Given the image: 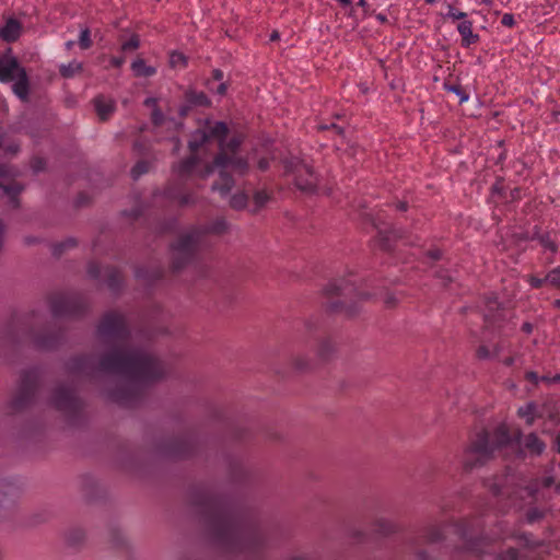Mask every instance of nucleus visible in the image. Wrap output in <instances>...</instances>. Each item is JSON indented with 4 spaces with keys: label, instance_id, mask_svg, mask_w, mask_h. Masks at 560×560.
<instances>
[{
    "label": "nucleus",
    "instance_id": "60",
    "mask_svg": "<svg viewBox=\"0 0 560 560\" xmlns=\"http://www.w3.org/2000/svg\"><path fill=\"white\" fill-rule=\"evenodd\" d=\"M144 105L148 106V107H153L154 108H158L156 107V100L153 98V97H149L144 101Z\"/></svg>",
    "mask_w": 560,
    "mask_h": 560
},
{
    "label": "nucleus",
    "instance_id": "39",
    "mask_svg": "<svg viewBox=\"0 0 560 560\" xmlns=\"http://www.w3.org/2000/svg\"><path fill=\"white\" fill-rule=\"evenodd\" d=\"M334 350V346L331 345V342L329 340H322L319 346H318V353L320 357L325 358L327 357L329 353H331Z\"/></svg>",
    "mask_w": 560,
    "mask_h": 560
},
{
    "label": "nucleus",
    "instance_id": "7",
    "mask_svg": "<svg viewBox=\"0 0 560 560\" xmlns=\"http://www.w3.org/2000/svg\"><path fill=\"white\" fill-rule=\"evenodd\" d=\"M38 384L39 378L37 372H24L18 387L3 406L4 413L14 416L31 407L35 401Z\"/></svg>",
    "mask_w": 560,
    "mask_h": 560
},
{
    "label": "nucleus",
    "instance_id": "57",
    "mask_svg": "<svg viewBox=\"0 0 560 560\" xmlns=\"http://www.w3.org/2000/svg\"><path fill=\"white\" fill-rule=\"evenodd\" d=\"M269 166V160L268 159H260L258 161V167L260 171H266Z\"/></svg>",
    "mask_w": 560,
    "mask_h": 560
},
{
    "label": "nucleus",
    "instance_id": "29",
    "mask_svg": "<svg viewBox=\"0 0 560 560\" xmlns=\"http://www.w3.org/2000/svg\"><path fill=\"white\" fill-rule=\"evenodd\" d=\"M501 347L499 345H495L493 347V350L491 351L490 348L486 345H481L478 349H477V357L479 359H490V358H493V357H497L499 351H500Z\"/></svg>",
    "mask_w": 560,
    "mask_h": 560
},
{
    "label": "nucleus",
    "instance_id": "40",
    "mask_svg": "<svg viewBox=\"0 0 560 560\" xmlns=\"http://www.w3.org/2000/svg\"><path fill=\"white\" fill-rule=\"evenodd\" d=\"M448 91L455 93L459 97V102H466L468 100V95L462 90L459 85H447Z\"/></svg>",
    "mask_w": 560,
    "mask_h": 560
},
{
    "label": "nucleus",
    "instance_id": "6",
    "mask_svg": "<svg viewBox=\"0 0 560 560\" xmlns=\"http://www.w3.org/2000/svg\"><path fill=\"white\" fill-rule=\"evenodd\" d=\"M44 318L42 312L32 311L20 319L18 329L36 348L52 350L63 342V331L44 327Z\"/></svg>",
    "mask_w": 560,
    "mask_h": 560
},
{
    "label": "nucleus",
    "instance_id": "56",
    "mask_svg": "<svg viewBox=\"0 0 560 560\" xmlns=\"http://www.w3.org/2000/svg\"><path fill=\"white\" fill-rule=\"evenodd\" d=\"M191 107H192V106H190V105L186 102L183 106H180V108H179V115H180L182 117H185V116L188 114V112L190 110V108H191Z\"/></svg>",
    "mask_w": 560,
    "mask_h": 560
},
{
    "label": "nucleus",
    "instance_id": "27",
    "mask_svg": "<svg viewBox=\"0 0 560 560\" xmlns=\"http://www.w3.org/2000/svg\"><path fill=\"white\" fill-rule=\"evenodd\" d=\"M77 246V241L72 237L67 238L60 243H56L52 245V254L55 256H61L66 250L70 248H74Z\"/></svg>",
    "mask_w": 560,
    "mask_h": 560
},
{
    "label": "nucleus",
    "instance_id": "38",
    "mask_svg": "<svg viewBox=\"0 0 560 560\" xmlns=\"http://www.w3.org/2000/svg\"><path fill=\"white\" fill-rule=\"evenodd\" d=\"M343 291L342 283L331 282L325 288V293L328 295H339Z\"/></svg>",
    "mask_w": 560,
    "mask_h": 560
},
{
    "label": "nucleus",
    "instance_id": "15",
    "mask_svg": "<svg viewBox=\"0 0 560 560\" xmlns=\"http://www.w3.org/2000/svg\"><path fill=\"white\" fill-rule=\"evenodd\" d=\"M21 23L15 19H9L0 28V37L5 42H14L21 35Z\"/></svg>",
    "mask_w": 560,
    "mask_h": 560
},
{
    "label": "nucleus",
    "instance_id": "21",
    "mask_svg": "<svg viewBox=\"0 0 560 560\" xmlns=\"http://www.w3.org/2000/svg\"><path fill=\"white\" fill-rule=\"evenodd\" d=\"M131 69L136 77H152L156 72L154 67L147 66L145 61L141 58L131 63Z\"/></svg>",
    "mask_w": 560,
    "mask_h": 560
},
{
    "label": "nucleus",
    "instance_id": "37",
    "mask_svg": "<svg viewBox=\"0 0 560 560\" xmlns=\"http://www.w3.org/2000/svg\"><path fill=\"white\" fill-rule=\"evenodd\" d=\"M140 45L138 35H132L131 38L121 45V50H136Z\"/></svg>",
    "mask_w": 560,
    "mask_h": 560
},
{
    "label": "nucleus",
    "instance_id": "22",
    "mask_svg": "<svg viewBox=\"0 0 560 560\" xmlns=\"http://www.w3.org/2000/svg\"><path fill=\"white\" fill-rule=\"evenodd\" d=\"M517 415L525 420L527 425H532L535 422V419L538 417L537 407L535 404L529 402L520 407Z\"/></svg>",
    "mask_w": 560,
    "mask_h": 560
},
{
    "label": "nucleus",
    "instance_id": "42",
    "mask_svg": "<svg viewBox=\"0 0 560 560\" xmlns=\"http://www.w3.org/2000/svg\"><path fill=\"white\" fill-rule=\"evenodd\" d=\"M425 538L429 540V541H436L441 538V533L439 530V528L436 527H431L428 529V533L425 535Z\"/></svg>",
    "mask_w": 560,
    "mask_h": 560
},
{
    "label": "nucleus",
    "instance_id": "11",
    "mask_svg": "<svg viewBox=\"0 0 560 560\" xmlns=\"http://www.w3.org/2000/svg\"><path fill=\"white\" fill-rule=\"evenodd\" d=\"M50 404L63 415L70 422L79 419L83 411V401L68 386H56L50 396Z\"/></svg>",
    "mask_w": 560,
    "mask_h": 560
},
{
    "label": "nucleus",
    "instance_id": "10",
    "mask_svg": "<svg viewBox=\"0 0 560 560\" xmlns=\"http://www.w3.org/2000/svg\"><path fill=\"white\" fill-rule=\"evenodd\" d=\"M0 81H14L12 86L14 94L23 101L27 98L28 78L25 69L19 63L15 57L3 56L0 58Z\"/></svg>",
    "mask_w": 560,
    "mask_h": 560
},
{
    "label": "nucleus",
    "instance_id": "58",
    "mask_svg": "<svg viewBox=\"0 0 560 560\" xmlns=\"http://www.w3.org/2000/svg\"><path fill=\"white\" fill-rule=\"evenodd\" d=\"M223 77H224V75H223V72H222L220 69H214V70L212 71V78H213V80H215V81H221V80L223 79Z\"/></svg>",
    "mask_w": 560,
    "mask_h": 560
},
{
    "label": "nucleus",
    "instance_id": "48",
    "mask_svg": "<svg viewBox=\"0 0 560 560\" xmlns=\"http://www.w3.org/2000/svg\"><path fill=\"white\" fill-rule=\"evenodd\" d=\"M287 560H310V556L306 552H294Z\"/></svg>",
    "mask_w": 560,
    "mask_h": 560
},
{
    "label": "nucleus",
    "instance_id": "1",
    "mask_svg": "<svg viewBox=\"0 0 560 560\" xmlns=\"http://www.w3.org/2000/svg\"><path fill=\"white\" fill-rule=\"evenodd\" d=\"M128 324L122 314L109 311L103 315L97 328V338L110 346V350L98 360L92 355H77L66 363V371L77 378H94L98 373H116L129 378L117 388H107L108 399L121 406H133L142 396V386L160 381L166 374L164 363L151 351L126 342Z\"/></svg>",
    "mask_w": 560,
    "mask_h": 560
},
{
    "label": "nucleus",
    "instance_id": "26",
    "mask_svg": "<svg viewBox=\"0 0 560 560\" xmlns=\"http://www.w3.org/2000/svg\"><path fill=\"white\" fill-rule=\"evenodd\" d=\"M105 277L107 280V284L112 290H116L119 288L121 283L120 272L115 268H107L105 270Z\"/></svg>",
    "mask_w": 560,
    "mask_h": 560
},
{
    "label": "nucleus",
    "instance_id": "3",
    "mask_svg": "<svg viewBox=\"0 0 560 560\" xmlns=\"http://www.w3.org/2000/svg\"><path fill=\"white\" fill-rule=\"evenodd\" d=\"M225 137L219 142V153L215 155L211 164H207L200 172L199 176L206 178L213 174L215 171L219 173V179L212 186V191H218L222 197H225L234 186V179L229 174V170L243 175L248 170V162L242 156L236 154L237 149L243 142V137L235 136L228 142L224 141Z\"/></svg>",
    "mask_w": 560,
    "mask_h": 560
},
{
    "label": "nucleus",
    "instance_id": "12",
    "mask_svg": "<svg viewBox=\"0 0 560 560\" xmlns=\"http://www.w3.org/2000/svg\"><path fill=\"white\" fill-rule=\"evenodd\" d=\"M228 131V126L222 121H207L202 128L192 133L189 140V148L191 151H196L210 139H223L226 137Z\"/></svg>",
    "mask_w": 560,
    "mask_h": 560
},
{
    "label": "nucleus",
    "instance_id": "55",
    "mask_svg": "<svg viewBox=\"0 0 560 560\" xmlns=\"http://www.w3.org/2000/svg\"><path fill=\"white\" fill-rule=\"evenodd\" d=\"M35 172H39L44 168V162L40 159H35L32 163Z\"/></svg>",
    "mask_w": 560,
    "mask_h": 560
},
{
    "label": "nucleus",
    "instance_id": "44",
    "mask_svg": "<svg viewBox=\"0 0 560 560\" xmlns=\"http://www.w3.org/2000/svg\"><path fill=\"white\" fill-rule=\"evenodd\" d=\"M88 273L92 278H98L101 275V269H100L98 265L95 262H90L88 266Z\"/></svg>",
    "mask_w": 560,
    "mask_h": 560
},
{
    "label": "nucleus",
    "instance_id": "53",
    "mask_svg": "<svg viewBox=\"0 0 560 560\" xmlns=\"http://www.w3.org/2000/svg\"><path fill=\"white\" fill-rule=\"evenodd\" d=\"M526 380L532 382L533 384H537L539 381V377L536 372L529 371L525 375Z\"/></svg>",
    "mask_w": 560,
    "mask_h": 560
},
{
    "label": "nucleus",
    "instance_id": "33",
    "mask_svg": "<svg viewBox=\"0 0 560 560\" xmlns=\"http://www.w3.org/2000/svg\"><path fill=\"white\" fill-rule=\"evenodd\" d=\"M197 160L195 156H191L184 162L180 163L178 172L180 175H187L190 174L196 166Z\"/></svg>",
    "mask_w": 560,
    "mask_h": 560
},
{
    "label": "nucleus",
    "instance_id": "5",
    "mask_svg": "<svg viewBox=\"0 0 560 560\" xmlns=\"http://www.w3.org/2000/svg\"><path fill=\"white\" fill-rule=\"evenodd\" d=\"M229 228L228 221L223 217H220L210 223L203 232L192 230L182 234L172 247V268L177 271L191 261L199 248L203 233L221 235L226 233Z\"/></svg>",
    "mask_w": 560,
    "mask_h": 560
},
{
    "label": "nucleus",
    "instance_id": "2",
    "mask_svg": "<svg viewBox=\"0 0 560 560\" xmlns=\"http://www.w3.org/2000/svg\"><path fill=\"white\" fill-rule=\"evenodd\" d=\"M201 504L210 533L223 551L244 560L261 559L269 532L256 515L224 510L212 497H206Z\"/></svg>",
    "mask_w": 560,
    "mask_h": 560
},
{
    "label": "nucleus",
    "instance_id": "30",
    "mask_svg": "<svg viewBox=\"0 0 560 560\" xmlns=\"http://www.w3.org/2000/svg\"><path fill=\"white\" fill-rule=\"evenodd\" d=\"M398 231L397 230H393V231H388V232H383L381 231L380 232V246L385 249V250H388L390 249V238L392 237H398Z\"/></svg>",
    "mask_w": 560,
    "mask_h": 560
},
{
    "label": "nucleus",
    "instance_id": "19",
    "mask_svg": "<svg viewBox=\"0 0 560 560\" xmlns=\"http://www.w3.org/2000/svg\"><path fill=\"white\" fill-rule=\"evenodd\" d=\"M185 102H187L192 107H196V106L208 107L211 104L210 100L203 92H198L195 90L186 91Z\"/></svg>",
    "mask_w": 560,
    "mask_h": 560
},
{
    "label": "nucleus",
    "instance_id": "51",
    "mask_svg": "<svg viewBox=\"0 0 560 560\" xmlns=\"http://www.w3.org/2000/svg\"><path fill=\"white\" fill-rule=\"evenodd\" d=\"M501 22H502V24H503L504 26H509V27H511V26H513V25H514V16H513L512 14H508V13H506V14H504V15H503V18H502V21H501Z\"/></svg>",
    "mask_w": 560,
    "mask_h": 560
},
{
    "label": "nucleus",
    "instance_id": "45",
    "mask_svg": "<svg viewBox=\"0 0 560 560\" xmlns=\"http://www.w3.org/2000/svg\"><path fill=\"white\" fill-rule=\"evenodd\" d=\"M293 365L296 370L303 371L307 369L308 362L305 359L299 357L293 360Z\"/></svg>",
    "mask_w": 560,
    "mask_h": 560
},
{
    "label": "nucleus",
    "instance_id": "9",
    "mask_svg": "<svg viewBox=\"0 0 560 560\" xmlns=\"http://www.w3.org/2000/svg\"><path fill=\"white\" fill-rule=\"evenodd\" d=\"M281 163L284 174L293 176L298 189L306 194H313L316 190L318 178L311 164L296 156L285 158Z\"/></svg>",
    "mask_w": 560,
    "mask_h": 560
},
{
    "label": "nucleus",
    "instance_id": "46",
    "mask_svg": "<svg viewBox=\"0 0 560 560\" xmlns=\"http://www.w3.org/2000/svg\"><path fill=\"white\" fill-rule=\"evenodd\" d=\"M447 15L454 20H460V19H464L466 16V13L465 12H462V11H458L454 8H450V11L447 13Z\"/></svg>",
    "mask_w": 560,
    "mask_h": 560
},
{
    "label": "nucleus",
    "instance_id": "41",
    "mask_svg": "<svg viewBox=\"0 0 560 560\" xmlns=\"http://www.w3.org/2000/svg\"><path fill=\"white\" fill-rule=\"evenodd\" d=\"M539 242L545 248H548L552 253L557 252V246H556L555 242L548 235L540 236Z\"/></svg>",
    "mask_w": 560,
    "mask_h": 560
},
{
    "label": "nucleus",
    "instance_id": "4",
    "mask_svg": "<svg viewBox=\"0 0 560 560\" xmlns=\"http://www.w3.org/2000/svg\"><path fill=\"white\" fill-rule=\"evenodd\" d=\"M512 441V436L505 424L499 425L492 433L482 431L478 433L467 445L463 454V467L465 470H471L489 462L494 452L506 446Z\"/></svg>",
    "mask_w": 560,
    "mask_h": 560
},
{
    "label": "nucleus",
    "instance_id": "28",
    "mask_svg": "<svg viewBox=\"0 0 560 560\" xmlns=\"http://www.w3.org/2000/svg\"><path fill=\"white\" fill-rule=\"evenodd\" d=\"M248 197L245 192H236L230 199V207L234 210H243L246 208Z\"/></svg>",
    "mask_w": 560,
    "mask_h": 560
},
{
    "label": "nucleus",
    "instance_id": "63",
    "mask_svg": "<svg viewBox=\"0 0 560 560\" xmlns=\"http://www.w3.org/2000/svg\"><path fill=\"white\" fill-rule=\"evenodd\" d=\"M396 207L398 210L406 211L408 208V205L405 201H399Z\"/></svg>",
    "mask_w": 560,
    "mask_h": 560
},
{
    "label": "nucleus",
    "instance_id": "8",
    "mask_svg": "<svg viewBox=\"0 0 560 560\" xmlns=\"http://www.w3.org/2000/svg\"><path fill=\"white\" fill-rule=\"evenodd\" d=\"M47 305L54 317L79 318L90 308L81 294L55 292L47 296Z\"/></svg>",
    "mask_w": 560,
    "mask_h": 560
},
{
    "label": "nucleus",
    "instance_id": "24",
    "mask_svg": "<svg viewBox=\"0 0 560 560\" xmlns=\"http://www.w3.org/2000/svg\"><path fill=\"white\" fill-rule=\"evenodd\" d=\"M151 119L155 126H162L163 124L167 122L170 128L174 127L177 129L182 127V122H177L173 119H165L162 112L159 108L153 109L151 114Z\"/></svg>",
    "mask_w": 560,
    "mask_h": 560
},
{
    "label": "nucleus",
    "instance_id": "62",
    "mask_svg": "<svg viewBox=\"0 0 560 560\" xmlns=\"http://www.w3.org/2000/svg\"><path fill=\"white\" fill-rule=\"evenodd\" d=\"M5 150L10 153H16L19 151L18 144H10L5 148Z\"/></svg>",
    "mask_w": 560,
    "mask_h": 560
},
{
    "label": "nucleus",
    "instance_id": "31",
    "mask_svg": "<svg viewBox=\"0 0 560 560\" xmlns=\"http://www.w3.org/2000/svg\"><path fill=\"white\" fill-rule=\"evenodd\" d=\"M271 196L265 190H258L254 195V203H255V210L258 211L260 208L265 207L266 203L270 200Z\"/></svg>",
    "mask_w": 560,
    "mask_h": 560
},
{
    "label": "nucleus",
    "instance_id": "47",
    "mask_svg": "<svg viewBox=\"0 0 560 560\" xmlns=\"http://www.w3.org/2000/svg\"><path fill=\"white\" fill-rule=\"evenodd\" d=\"M398 302V299L394 295V294H390V293H387L385 299H384V303L387 307H394Z\"/></svg>",
    "mask_w": 560,
    "mask_h": 560
},
{
    "label": "nucleus",
    "instance_id": "20",
    "mask_svg": "<svg viewBox=\"0 0 560 560\" xmlns=\"http://www.w3.org/2000/svg\"><path fill=\"white\" fill-rule=\"evenodd\" d=\"M457 30L462 35L463 45L469 46L477 40V35L472 33V24L469 21H463L458 24Z\"/></svg>",
    "mask_w": 560,
    "mask_h": 560
},
{
    "label": "nucleus",
    "instance_id": "34",
    "mask_svg": "<svg viewBox=\"0 0 560 560\" xmlns=\"http://www.w3.org/2000/svg\"><path fill=\"white\" fill-rule=\"evenodd\" d=\"M187 63V58L182 54L177 51H173L170 56V65L173 68L176 67H185Z\"/></svg>",
    "mask_w": 560,
    "mask_h": 560
},
{
    "label": "nucleus",
    "instance_id": "25",
    "mask_svg": "<svg viewBox=\"0 0 560 560\" xmlns=\"http://www.w3.org/2000/svg\"><path fill=\"white\" fill-rule=\"evenodd\" d=\"M86 534L81 528H72L67 533V542L71 546H79L85 540Z\"/></svg>",
    "mask_w": 560,
    "mask_h": 560
},
{
    "label": "nucleus",
    "instance_id": "16",
    "mask_svg": "<svg viewBox=\"0 0 560 560\" xmlns=\"http://www.w3.org/2000/svg\"><path fill=\"white\" fill-rule=\"evenodd\" d=\"M94 106L97 116L101 120H106L115 109V103L113 100L106 98L105 96H97L94 98Z\"/></svg>",
    "mask_w": 560,
    "mask_h": 560
},
{
    "label": "nucleus",
    "instance_id": "14",
    "mask_svg": "<svg viewBox=\"0 0 560 560\" xmlns=\"http://www.w3.org/2000/svg\"><path fill=\"white\" fill-rule=\"evenodd\" d=\"M504 317L505 315L503 313L498 312V302L490 300L487 304V313L485 314L486 328L494 329L495 327H500V323Z\"/></svg>",
    "mask_w": 560,
    "mask_h": 560
},
{
    "label": "nucleus",
    "instance_id": "64",
    "mask_svg": "<svg viewBox=\"0 0 560 560\" xmlns=\"http://www.w3.org/2000/svg\"><path fill=\"white\" fill-rule=\"evenodd\" d=\"M555 444H556V451L560 454V433L557 435Z\"/></svg>",
    "mask_w": 560,
    "mask_h": 560
},
{
    "label": "nucleus",
    "instance_id": "61",
    "mask_svg": "<svg viewBox=\"0 0 560 560\" xmlns=\"http://www.w3.org/2000/svg\"><path fill=\"white\" fill-rule=\"evenodd\" d=\"M110 62H112V65L114 67L118 68V67H120L125 62V59L124 58H116V57H114V58H112Z\"/></svg>",
    "mask_w": 560,
    "mask_h": 560
},
{
    "label": "nucleus",
    "instance_id": "32",
    "mask_svg": "<svg viewBox=\"0 0 560 560\" xmlns=\"http://www.w3.org/2000/svg\"><path fill=\"white\" fill-rule=\"evenodd\" d=\"M150 170V163L148 161H139L131 170V175L135 179L139 176L148 173Z\"/></svg>",
    "mask_w": 560,
    "mask_h": 560
},
{
    "label": "nucleus",
    "instance_id": "54",
    "mask_svg": "<svg viewBox=\"0 0 560 560\" xmlns=\"http://www.w3.org/2000/svg\"><path fill=\"white\" fill-rule=\"evenodd\" d=\"M192 202H194V197L191 195H185V196L180 197V199H179V203L182 206H187Z\"/></svg>",
    "mask_w": 560,
    "mask_h": 560
},
{
    "label": "nucleus",
    "instance_id": "43",
    "mask_svg": "<svg viewBox=\"0 0 560 560\" xmlns=\"http://www.w3.org/2000/svg\"><path fill=\"white\" fill-rule=\"evenodd\" d=\"M517 551L514 548H510L506 552L500 555L498 560H516Z\"/></svg>",
    "mask_w": 560,
    "mask_h": 560
},
{
    "label": "nucleus",
    "instance_id": "49",
    "mask_svg": "<svg viewBox=\"0 0 560 560\" xmlns=\"http://www.w3.org/2000/svg\"><path fill=\"white\" fill-rule=\"evenodd\" d=\"M541 517H542V513L539 512L538 510H530L527 513V518H528L529 522L538 521Z\"/></svg>",
    "mask_w": 560,
    "mask_h": 560
},
{
    "label": "nucleus",
    "instance_id": "23",
    "mask_svg": "<svg viewBox=\"0 0 560 560\" xmlns=\"http://www.w3.org/2000/svg\"><path fill=\"white\" fill-rule=\"evenodd\" d=\"M59 71L63 78H71L82 71V63L73 60L68 65H61Z\"/></svg>",
    "mask_w": 560,
    "mask_h": 560
},
{
    "label": "nucleus",
    "instance_id": "13",
    "mask_svg": "<svg viewBox=\"0 0 560 560\" xmlns=\"http://www.w3.org/2000/svg\"><path fill=\"white\" fill-rule=\"evenodd\" d=\"M16 171L8 165L0 166V188L11 198L13 207H18L16 196L23 187L15 180Z\"/></svg>",
    "mask_w": 560,
    "mask_h": 560
},
{
    "label": "nucleus",
    "instance_id": "59",
    "mask_svg": "<svg viewBox=\"0 0 560 560\" xmlns=\"http://www.w3.org/2000/svg\"><path fill=\"white\" fill-rule=\"evenodd\" d=\"M228 91V83L225 82H222L218 89H217V93L220 94V95H224Z\"/></svg>",
    "mask_w": 560,
    "mask_h": 560
},
{
    "label": "nucleus",
    "instance_id": "17",
    "mask_svg": "<svg viewBox=\"0 0 560 560\" xmlns=\"http://www.w3.org/2000/svg\"><path fill=\"white\" fill-rule=\"evenodd\" d=\"M373 528L375 533L389 536L395 534L398 530V526L389 518L380 516L373 521Z\"/></svg>",
    "mask_w": 560,
    "mask_h": 560
},
{
    "label": "nucleus",
    "instance_id": "50",
    "mask_svg": "<svg viewBox=\"0 0 560 560\" xmlns=\"http://www.w3.org/2000/svg\"><path fill=\"white\" fill-rule=\"evenodd\" d=\"M529 281L534 288H540L544 283H548L546 280V277L545 278L532 277Z\"/></svg>",
    "mask_w": 560,
    "mask_h": 560
},
{
    "label": "nucleus",
    "instance_id": "36",
    "mask_svg": "<svg viewBox=\"0 0 560 560\" xmlns=\"http://www.w3.org/2000/svg\"><path fill=\"white\" fill-rule=\"evenodd\" d=\"M79 45L82 49H88L92 46V40L90 37V30L84 28L81 31L80 37H79Z\"/></svg>",
    "mask_w": 560,
    "mask_h": 560
},
{
    "label": "nucleus",
    "instance_id": "52",
    "mask_svg": "<svg viewBox=\"0 0 560 560\" xmlns=\"http://www.w3.org/2000/svg\"><path fill=\"white\" fill-rule=\"evenodd\" d=\"M4 234H5V225L3 224V222L0 220V254L2 253L3 250V245H4Z\"/></svg>",
    "mask_w": 560,
    "mask_h": 560
},
{
    "label": "nucleus",
    "instance_id": "35",
    "mask_svg": "<svg viewBox=\"0 0 560 560\" xmlns=\"http://www.w3.org/2000/svg\"><path fill=\"white\" fill-rule=\"evenodd\" d=\"M547 282L560 289V268H555L546 275Z\"/></svg>",
    "mask_w": 560,
    "mask_h": 560
},
{
    "label": "nucleus",
    "instance_id": "18",
    "mask_svg": "<svg viewBox=\"0 0 560 560\" xmlns=\"http://www.w3.org/2000/svg\"><path fill=\"white\" fill-rule=\"evenodd\" d=\"M522 445L533 455H540L546 448V444L535 433L526 435Z\"/></svg>",
    "mask_w": 560,
    "mask_h": 560
}]
</instances>
